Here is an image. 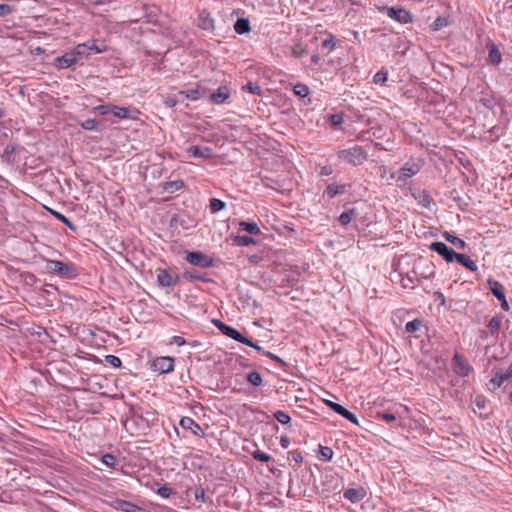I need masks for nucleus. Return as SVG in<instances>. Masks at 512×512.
I'll use <instances>...</instances> for the list:
<instances>
[{
  "label": "nucleus",
  "mask_w": 512,
  "mask_h": 512,
  "mask_svg": "<svg viewBox=\"0 0 512 512\" xmlns=\"http://www.w3.org/2000/svg\"><path fill=\"white\" fill-rule=\"evenodd\" d=\"M337 157L348 164L358 166L368 159V152L362 146L354 145L350 148L339 150Z\"/></svg>",
  "instance_id": "obj_1"
},
{
  "label": "nucleus",
  "mask_w": 512,
  "mask_h": 512,
  "mask_svg": "<svg viewBox=\"0 0 512 512\" xmlns=\"http://www.w3.org/2000/svg\"><path fill=\"white\" fill-rule=\"evenodd\" d=\"M47 272L54 273L62 278L72 279L76 276V270L73 264H67L62 261L46 259Z\"/></svg>",
  "instance_id": "obj_2"
},
{
  "label": "nucleus",
  "mask_w": 512,
  "mask_h": 512,
  "mask_svg": "<svg viewBox=\"0 0 512 512\" xmlns=\"http://www.w3.org/2000/svg\"><path fill=\"white\" fill-rule=\"evenodd\" d=\"M72 51L78 62L82 58L89 57L92 53H103L106 51V46L104 44L98 45V40H90L78 44Z\"/></svg>",
  "instance_id": "obj_3"
},
{
  "label": "nucleus",
  "mask_w": 512,
  "mask_h": 512,
  "mask_svg": "<svg viewBox=\"0 0 512 512\" xmlns=\"http://www.w3.org/2000/svg\"><path fill=\"white\" fill-rule=\"evenodd\" d=\"M213 324L227 337H230L242 344L252 345V341L247 337L243 336L239 331L231 326L224 324L220 320H213Z\"/></svg>",
  "instance_id": "obj_4"
},
{
  "label": "nucleus",
  "mask_w": 512,
  "mask_h": 512,
  "mask_svg": "<svg viewBox=\"0 0 512 512\" xmlns=\"http://www.w3.org/2000/svg\"><path fill=\"white\" fill-rule=\"evenodd\" d=\"M422 167L420 161H408L406 162L398 172L397 181L405 182L408 178L416 175Z\"/></svg>",
  "instance_id": "obj_5"
},
{
  "label": "nucleus",
  "mask_w": 512,
  "mask_h": 512,
  "mask_svg": "<svg viewBox=\"0 0 512 512\" xmlns=\"http://www.w3.org/2000/svg\"><path fill=\"white\" fill-rule=\"evenodd\" d=\"M185 259L190 264L200 268H209L213 266V260L202 252H188Z\"/></svg>",
  "instance_id": "obj_6"
},
{
  "label": "nucleus",
  "mask_w": 512,
  "mask_h": 512,
  "mask_svg": "<svg viewBox=\"0 0 512 512\" xmlns=\"http://www.w3.org/2000/svg\"><path fill=\"white\" fill-rule=\"evenodd\" d=\"M152 369L160 374H165L173 371L174 369V359L169 356L157 357L152 362Z\"/></svg>",
  "instance_id": "obj_7"
},
{
  "label": "nucleus",
  "mask_w": 512,
  "mask_h": 512,
  "mask_svg": "<svg viewBox=\"0 0 512 512\" xmlns=\"http://www.w3.org/2000/svg\"><path fill=\"white\" fill-rule=\"evenodd\" d=\"M430 249L439 255H441L448 263L456 260L458 253H456L453 249L449 248L443 242H433L430 244Z\"/></svg>",
  "instance_id": "obj_8"
},
{
  "label": "nucleus",
  "mask_w": 512,
  "mask_h": 512,
  "mask_svg": "<svg viewBox=\"0 0 512 512\" xmlns=\"http://www.w3.org/2000/svg\"><path fill=\"white\" fill-rule=\"evenodd\" d=\"M454 372L462 377L468 376L472 368L467 361L458 353H455L452 359Z\"/></svg>",
  "instance_id": "obj_9"
},
{
  "label": "nucleus",
  "mask_w": 512,
  "mask_h": 512,
  "mask_svg": "<svg viewBox=\"0 0 512 512\" xmlns=\"http://www.w3.org/2000/svg\"><path fill=\"white\" fill-rule=\"evenodd\" d=\"M387 16L399 23L407 24L412 22V15L403 8L390 7L387 8Z\"/></svg>",
  "instance_id": "obj_10"
},
{
  "label": "nucleus",
  "mask_w": 512,
  "mask_h": 512,
  "mask_svg": "<svg viewBox=\"0 0 512 512\" xmlns=\"http://www.w3.org/2000/svg\"><path fill=\"white\" fill-rule=\"evenodd\" d=\"M77 63V59L75 58V55L72 50L54 59V66L57 69H67L69 67L76 65Z\"/></svg>",
  "instance_id": "obj_11"
},
{
  "label": "nucleus",
  "mask_w": 512,
  "mask_h": 512,
  "mask_svg": "<svg viewBox=\"0 0 512 512\" xmlns=\"http://www.w3.org/2000/svg\"><path fill=\"white\" fill-rule=\"evenodd\" d=\"M179 424L183 429L190 430L194 435L198 437L205 436L204 430L201 428V426L190 417H182Z\"/></svg>",
  "instance_id": "obj_12"
},
{
  "label": "nucleus",
  "mask_w": 512,
  "mask_h": 512,
  "mask_svg": "<svg viewBox=\"0 0 512 512\" xmlns=\"http://www.w3.org/2000/svg\"><path fill=\"white\" fill-rule=\"evenodd\" d=\"M189 156L194 158L210 159L213 157V150L207 146H191L187 149Z\"/></svg>",
  "instance_id": "obj_13"
},
{
  "label": "nucleus",
  "mask_w": 512,
  "mask_h": 512,
  "mask_svg": "<svg viewBox=\"0 0 512 512\" xmlns=\"http://www.w3.org/2000/svg\"><path fill=\"white\" fill-rule=\"evenodd\" d=\"M511 378H512V362L507 370H505V371L499 370L495 373L494 377L490 380V386L493 389H497L502 385V383L504 381L511 379Z\"/></svg>",
  "instance_id": "obj_14"
},
{
  "label": "nucleus",
  "mask_w": 512,
  "mask_h": 512,
  "mask_svg": "<svg viewBox=\"0 0 512 512\" xmlns=\"http://www.w3.org/2000/svg\"><path fill=\"white\" fill-rule=\"evenodd\" d=\"M157 281L162 287H171L177 284L178 277L171 275L167 270H159Z\"/></svg>",
  "instance_id": "obj_15"
},
{
  "label": "nucleus",
  "mask_w": 512,
  "mask_h": 512,
  "mask_svg": "<svg viewBox=\"0 0 512 512\" xmlns=\"http://www.w3.org/2000/svg\"><path fill=\"white\" fill-rule=\"evenodd\" d=\"M409 411L408 407L400 405L395 413L383 412L378 413L377 418L387 423L395 422L397 417H401L404 413Z\"/></svg>",
  "instance_id": "obj_16"
},
{
  "label": "nucleus",
  "mask_w": 512,
  "mask_h": 512,
  "mask_svg": "<svg viewBox=\"0 0 512 512\" xmlns=\"http://www.w3.org/2000/svg\"><path fill=\"white\" fill-rule=\"evenodd\" d=\"M488 61L493 65H498L502 60V54L498 47L491 41L487 43Z\"/></svg>",
  "instance_id": "obj_17"
},
{
  "label": "nucleus",
  "mask_w": 512,
  "mask_h": 512,
  "mask_svg": "<svg viewBox=\"0 0 512 512\" xmlns=\"http://www.w3.org/2000/svg\"><path fill=\"white\" fill-rule=\"evenodd\" d=\"M229 95V88L227 86H221L217 89L216 92L211 94L210 99L214 104H222L229 97Z\"/></svg>",
  "instance_id": "obj_18"
},
{
  "label": "nucleus",
  "mask_w": 512,
  "mask_h": 512,
  "mask_svg": "<svg viewBox=\"0 0 512 512\" xmlns=\"http://www.w3.org/2000/svg\"><path fill=\"white\" fill-rule=\"evenodd\" d=\"M198 26L203 30H212L214 28V19L209 13L203 11L198 16Z\"/></svg>",
  "instance_id": "obj_19"
},
{
  "label": "nucleus",
  "mask_w": 512,
  "mask_h": 512,
  "mask_svg": "<svg viewBox=\"0 0 512 512\" xmlns=\"http://www.w3.org/2000/svg\"><path fill=\"white\" fill-rule=\"evenodd\" d=\"M365 492L363 489L349 488L344 491V497L355 503L363 499Z\"/></svg>",
  "instance_id": "obj_20"
},
{
  "label": "nucleus",
  "mask_w": 512,
  "mask_h": 512,
  "mask_svg": "<svg viewBox=\"0 0 512 512\" xmlns=\"http://www.w3.org/2000/svg\"><path fill=\"white\" fill-rule=\"evenodd\" d=\"M488 284H489V288L492 292V294L498 299V300H504L505 298V292H504V287L501 283H499L498 281H492V280H489L488 281Z\"/></svg>",
  "instance_id": "obj_21"
},
{
  "label": "nucleus",
  "mask_w": 512,
  "mask_h": 512,
  "mask_svg": "<svg viewBox=\"0 0 512 512\" xmlns=\"http://www.w3.org/2000/svg\"><path fill=\"white\" fill-rule=\"evenodd\" d=\"M502 320V315H496L489 321V323L487 324V329L489 330L491 336H494L498 333L502 325Z\"/></svg>",
  "instance_id": "obj_22"
},
{
  "label": "nucleus",
  "mask_w": 512,
  "mask_h": 512,
  "mask_svg": "<svg viewBox=\"0 0 512 512\" xmlns=\"http://www.w3.org/2000/svg\"><path fill=\"white\" fill-rule=\"evenodd\" d=\"M456 260L470 271L474 272L478 268L476 262L470 259V257L467 255L458 253Z\"/></svg>",
  "instance_id": "obj_23"
},
{
  "label": "nucleus",
  "mask_w": 512,
  "mask_h": 512,
  "mask_svg": "<svg viewBox=\"0 0 512 512\" xmlns=\"http://www.w3.org/2000/svg\"><path fill=\"white\" fill-rule=\"evenodd\" d=\"M234 30L238 34H245L251 30L250 22L246 18H239L234 24Z\"/></svg>",
  "instance_id": "obj_24"
},
{
  "label": "nucleus",
  "mask_w": 512,
  "mask_h": 512,
  "mask_svg": "<svg viewBox=\"0 0 512 512\" xmlns=\"http://www.w3.org/2000/svg\"><path fill=\"white\" fill-rule=\"evenodd\" d=\"M443 237L448 241L450 242L454 247L458 248V249H464L466 247V243L464 240H462L461 238L459 237H456L454 235H452L451 233L449 232H444L443 233Z\"/></svg>",
  "instance_id": "obj_25"
},
{
  "label": "nucleus",
  "mask_w": 512,
  "mask_h": 512,
  "mask_svg": "<svg viewBox=\"0 0 512 512\" xmlns=\"http://www.w3.org/2000/svg\"><path fill=\"white\" fill-rule=\"evenodd\" d=\"M345 192V185H339L336 183H332L327 186L325 190V194H327L330 198L335 197L338 194H342Z\"/></svg>",
  "instance_id": "obj_26"
},
{
  "label": "nucleus",
  "mask_w": 512,
  "mask_h": 512,
  "mask_svg": "<svg viewBox=\"0 0 512 512\" xmlns=\"http://www.w3.org/2000/svg\"><path fill=\"white\" fill-rule=\"evenodd\" d=\"M239 226H240V229L247 231L250 234H259L260 233V228L256 222L241 221L239 223Z\"/></svg>",
  "instance_id": "obj_27"
},
{
  "label": "nucleus",
  "mask_w": 512,
  "mask_h": 512,
  "mask_svg": "<svg viewBox=\"0 0 512 512\" xmlns=\"http://www.w3.org/2000/svg\"><path fill=\"white\" fill-rule=\"evenodd\" d=\"M49 212L57 219L59 220L60 222H62L63 224H65L68 228H70L71 230L75 231L76 230V226L65 216L63 215L62 213L58 212V211H55L53 209H49Z\"/></svg>",
  "instance_id": "obj_28"
},
{
  "label": "nucleus",
  "mask_w": 512,
  "mask_h": 512,
  "mask_svg": "<svg viewBox=\"0 0 512 512\" xmlns=\"http://www.w3.org/2000/svg\"><path fill=\"white\" fill-rule=\"evenodd\" d=\"M355 215L356 211L354 209L344 211L343 213L340 214L338 221L341 225L346 226L352 221Z\"/></svg>",
  "instance_id": "obj_29"
},
{
  "label": "nucleus",
  "mask_w": 512,
  "mask_h": 512,
  "mask_svg": "<svg viewBox=\"0 0 512 512\" xmlns=\"http://www.w3.org/2000/svg\"><path fill=\"white\" fill-rule=\"evenodd\" d=\"M112 113L115 117L120 119L132 118L130 110L126 107L113 106Z\"/></svg>",
  "instance_id": "obj_30"
},
{
  "label": "nucleus",
  "mask_w": 512,
  "mask_h": 512,
  "mask_svg": "<svg viewBox=\"0 0 512 512\" xmlns=\"http://www.w3.org/2000/svg\"><path fill=\"white\" fill-rule=\"evenodd\" d=\"M247 381L253 386H260L262 384V376L257 371H251L247 374Z\"/></svg>",
  "instance_id": "obj_31"
},
{
  "label": "nucleus",
  "mask_w": 512,
  "mask_h": 512,
  "mask_svg": "<svg viewBox=\"0 0 512 512\" xmlns=\"http://www.w3.org/2000/svg\"><path fill=\"white\" fill-rule=\"evenodd\" d=\"M293 91L295 95L299 96L300 98H305L309 95V88L307 85L298 83L294 86Z\"/></svg>",
  "instance_id": "obj_32"
},
{
  "label": "nucleus",
  "mask_w": 512,
  "mask_h": 512,
  "mask_svg": "<svg viewBox=\"0 0 512 512\" xmlns=\"http://www.w3.org/2000/svg\"><path fill=\"white\" fill-rule=\"evenodd\" d=\"M422 327V322L419 319H414L409 321L405 325V330L407 333H414L418 331Z\"/></svg>",
  "instance_id": "obj_33"
},
{
  "label": "nucleus",
  "mask_w": 512,
  "mask_h": 512,
  "mask_svg": "<svg viewBox=\"0 0 512 512\" xmlns=\"http://www.w3.org/2000/svg\"><path fill=\"white\" fill-rule=\"evenodd\" d=\"M209 207L212 213H217L225 208V203L220 199L213 198L210 200Z\"/></svg>",
  "instance_id": "obj_34"
},
{
  "label": "nucleus",
  "mask_w": 512,
  "mask_h": 512,
  "mask_svg": "<svg viewBox=\"0 0 512 512\" xmlns=\"http://www.w3.org/2000/svg\"><path fill=\"white\" fill-rule=\"evenodd\" d=\"M275 419L283 425L288 424L291 421V417L285 411L278 410L274 413Z\"/></svg>",
  "instance_id": "obj_35"
},
{
  "label": "nucleus",
  "mask_w": 512,
  "mask_h": 512,
  "mask_svg": "<svg viewBox=\"0 0 512 512\" xmlns=\"http://www.w3.org/2000/svg\"><path fill=\"white\" fill-rule=\"evenodd\" d=\"M388 72L384 68H382L380 71H378L374 77L373 82L375 84H384L387 81Z\"/></svg>",
  "instance_id": "obj_36"
},
{
  "label": "nucleus",
  "mask_w": 512,
  "mask_h": 512,
  "mask_svg": "<svg viewBox=\"0 0 512 512\" xmlns=\"http://www.w3.org/2000/svg\"><path fill=\"white\" fill-rule=\"evenodd\" d=\"M236 243H237V245H240V246H250V245L255 244L256 241L254 240V238H252L250 236L241 235L236 238Z\"/></svg>",
  "instance_id": "obj_37"
},
{
  "label": "nucleus",
  "mask_w": 512,
  "mask_h": 512,
  "mask_svg": "<svg viewBox=\"0 0 512 512\" xmlns=\"http://www.w3.org/2000/svg\"><path fill=\"white\" fill-rule=\"evenodd\" d=\"M322 47L329 51H332L336 47V41L332 34H329V36L322 42Z\"/></svg>",
  "instance_id": "obj_38"
},
{
  "label": "nucleus",
  "mask_w": 512,
  "mask_h": 512,
  "mask_svg": "<svg viewBox=\"0 0 512 512\" xmlns=\"http://www.w3.org/2000/svg\"><path fill=\"white\" fill-rule=\"evenodd\" d=\"M343 121L344 119L342 114H332L329 116V123L333 127L340 126Z\"/></svg>",
  "instance_id": "obj_39"
},
{
  "label": "nucleus",
  "mask_w": 512,
  "mask_h": 512,
  "mask_svg": "<svg viewBox=\"0 0 512 512\" xmlns=\"http://www.w3.org/2000/svg\"><path fill=\"white\" fill-rule=\"evenodd\" d=\"M181 95H185L187 99L197 100L200 98V92L198 89H190L187 91H181Z\"/></svg>",
  "instance_id": "obj_40"
},
{
  "label": "nucleus",
  "mask_w": 512,
  "mask_h": 512,
  "mask_svg": "<svg viewBox=\"0 0 512 512\" xmlns=\"http://www.w3.org/2000/svg\"><path fill=\"white\" fill-rule=\"evenodd\" d=\"M320 454H321V457L325 461H331L334 453H333V450L330 447H323V446H321L320 447Z\"/></svg>",
  "instance_id": "obj_41"
},
{
  "label": "nucleus",
  "mask_w": 512,
  "mask_h": 512,
  "mask_svg": "<svg viewBox=\"0 0 512 512\" xmlns=\"http://www.w3.org/2000/svg\"><path fill=\"white\" fill-rule=\"evenodd\" d=\"M243 89L249 91L252 94H261V87L256 83L249 82L247 85L243 87Z\"/></svg>",
  "instance_id": "obj_42"
},
{
  "label": "nucleus",
  "mask_w": 512,
  "mask_h": 512,
  "mask_svg": "<svg viewBox=\"0 0 512 512\" xmlns=\"http://www.w3.org/2000/svg\"><path fill=\"white\" fill-rule=\"evenodd\" d=\"M183 185H184L183 181H171V182L166 183L165 189L170 192H173V191L181 189L183 187Z\"/></svg>",
  "instance_id": "obj_43"
},
{
  "label": "nucleus",
  "mask_w": 512,
  "mask_h": 512,
  "mask_svg": "<svg viewBox=\"0 0 512 512\" xmlns=\"http://www.w3.org/2000/svg\"><path fill=\"white\" fill-rule=\"evenodd\" d=\"M325 403L329 408H331L335 413L339 415H341L343 411H345V408L338 403L329 400L325 401Z\"/></svg>",
  "instance_id": "obj_44"
},
{
  "label": "nucleus",
  "mask_w": 512,
  "mask_h": 512,
  "mask_svg": "<svg viewBox=\"0 0 512 512\" xmlns=\"http://www.w3.org/2000/svg\"><path fill=\"white\" fill-rule=\"evenodd\" d=\"M106 361L115 368H119L122 364L120 358L115 355H107Z\"/></svg>",
  "instance_id": "obj_45"
},
{
  "label": "nucleus",
  "mask_w": 512,
  "mask_h": 512,
  "mask_svg": "<svg viewBox=\"0 0 512 512\" xmlns=\"http://www.w3.org/2000/svg\"><path fill=\"white\" fill-rule=\"evenodd\" d=\"M80 126L85 130H95L97 123L94 119H87L80 123Z\"/></svg>",
  "instance_id": "obj_46"
},
{
  "label": "nucleus",
  "mask_w": 512,
  "mask_h": 512,
  "mask_svg": "<svg viewBox=\"0 0 512 512\" xmlns=\"http://www.w3.org/2000/svg\"><path fill=\"white\" fill-rule=\"evenodd\" d=\"M447 25V20L445 18H442V17H438L432 24V29L435 31V30H439L441 28H443L444 26Z\"/></svg>",
  "instance_id": "obj_47"
},
{
  "label": "nucleus",
  "mask_w": 512,
  "mask_h": 512,
  "mask_svg": "<svg viewBox=\"0 0 512 512\" xmlns=\"http://www.w3.org/2000/svg\"><path fill=\"white\" fill-rule=\"evenodd\" d=\"M253 457L256 460L262 461V462H268L270 460V456L260 450H257L253 453Z\"/></svg>",
  "instance_id": "obj_48"
},
{
  "label": "nucleus",
  "mask_w": 512,
  "mask_h": 512,
  "mask_svg": "<svg viewBox=\"0 0 512 512\" xmlns=\"http://www.w3.org/2000/svg\"><path fill=\"white\" fill-rule=\"evenodd\" d=\"M341 416L344 417L345 419L349 420L353 424L358 425V419H357L356 415L353 414L352 412L348 411L346 408H345V411H343V413L341 414Z\"/></svg>",
  "instance_id": "obj_49"
},
{
  "label": "nucleus",
  "mask_w": 512,
  "mask_h": 512,
  "mask_svg": "<svg viewBox=\"0 0 512 512\" xmlns=\"http://www.w3.org/2000/svg\"><path fill=\"white\" fill-rule=\"evenodd\" d=\"M102 462L108 467H113L116 463V458L111 454H105L102 457Z\"/></svg>",
  "instance_id": "obj_50"
},
{
  "label": "nucleus",
  "mask_w": 512,
  "mask_h": 512,
  "mask_svg": "<svg viewBox=\"0 0 512 512\" xmlns=\"http://www.w3.org/2000/svg\"><path fill=\"white\" fill-rule=\"evenodd\" d=\"M113 106L112 105H99L95 107V110L98 111L101 115H106L108 113H112Z\"/></svg>",
  "instance_id": "obj_51"
},
{
  "label": "nucleus",
  "mask_w": 512,
  "mask_h": 512,
  "mask_svg": "<svg viewBox=\"0 0 512 512\" xmlns=\"http://www.w3.org/2000/svg\"><path fill=\"white\" fill-rule=\"evenodd\" d=\"M13 11L12 7L8 4H0V17L7 16Z\"/></svg>",
  "instance_id": "obj_52"
},
{
  "label": "nucleus",
  "mask_w": 512,
  "mask_h": 512,
  "mask_svg": "<svg viewBox=\"0 0 512 512\" xmlns=\"http://www.w3.org/2000/svg\"><path fill=\"white\" fill-rule=\"evenodd\" d=\"M157 493L163 498H168L171 495L172 490L167 486H161L160 488H158Z\"/></svg>",
  "instance_id": "obj_53"
},
{
  "label": "nucleus",
  "mask_w": 512,
  "mask_h": 512,
  "mask_svg": "<svg viewBox=\"0 0 512 512\" xmlns=\"http://www.w3.org/2000/svg\"><path fill=\"white\" fill-rule=\"evenodd\" d=\"M306 54V50L303 49L301 46H295L292 50V55L296 58H301Z\"/></svg>",
  "instance_id": "obj_54"
},
{
  "label": "nucleus",
  "mask_w": 512,
  "mask_h": 512,
  "mask_svg": "<svg viewBox=\"0 0 512 512\" xmlns=\"http://www.w3.org/2000/svg\"><path fill=\"white\" fill-rule=\"evenodd\" d=\"M185 276L189 279H201V277L198 275V272L194 269L186 270Z\"/></svg>",
  "instance_id": "obj_55"
},
{
  "label": "nucleus",
  "mask_w": 512,
  "mask_h": 512,
  "mask_svg": "<svg viewBox=\"0 0 512 512\" xmlns=\"http://www.w3.org/2000/svg\"><path fill=\"white\" fill-rule=\"evenodd\" d=\"M333 173V168L331 165H325L321 168L320 174L322 176H329Z\"/></svg>",
  "instance_id": "obj_56"
},
{
  "label": "nucleus",
  "mask_w": 512,
  "mask_h": 512,
  "mask_svg": "<svg viewBox=\"0 0 512 512\" xmlns=\"http://www.w3.org/2000/svg\"><path fill=\"white\" fill-rule=\"evenodd\" d=\"M195 498L197 500H202V501H205V490L201 487L197 488L195 490Z\"/></svg>",
  "instance_id": "obj_57"
},
{
  "label": "nucleus",
  "mask_w": 512,
  "mask_h": 512,
  "mask_svg": "<svg viewBox=\"0 0 512 512\" xmlns=\"http://www.w3.org/2000/svg\"><path fill=\"white\" fill-rule=\"evenodd\" d=\"M264 354H265L267 357H269V358L273 359L274 361H276V362L280 363L281 365H285L284 361H283L281 358H279L278 356L274 355L273 353H271V352H265Z\"/></svg>",
  "instance_id": "obj_58"
},
{
  "label": "nucleus",
  "mask_w": 512,
  "mask_h": 512,
  "mask_svg": "<svg viewBox=\"0 0 512 512\" xmlns=\"http://www.w3.org/2000/svg\"><path fill=\"white\" fill-rule=\"evenodd\" d=\"M185 339L181 336H174L173 337V343H175L178 346H182L185 344Z\"/></svg>",
  "instance_id": "obj_59"
},
{
  "label": "nucleus",
  "mask_w": 512,
  "mask_h": 512,
  "mask_svg": "<svg viewBox=\"0 0 512 512\" xmlns=\"http://www.w3.org/2000/svg\"><path fill=\"white\" fill-rule=\"evenodd\" d=\"M489 336H491V335H490V333H489V330H488V329H485V330H481V331H480V338H481V339H484V340H485V339H487Z\"/></svg>",
  "instance_id": "obj_60"
},
{
  "label": "nucleus",
  "mask_w": 512,
  "mask_h": 512,
  "mask_svg": "<svg viewBox=\"0 0 512 512\" xmlns=\"http://www.w3.org/2000/svg\"><path fill=\"white\" fill-rule=\"evenodd\" d=\"M311 61L314 63V64H318L319 61H320V56L318 54H314L311 56Z\"/></svg>",
  "instance_id": "obj_61"
},
{
  "label": "nucleus",
  "mask_w": 512,
  "mask_h": 512,
  "mask_svg": "<svg viewBox=\"0 0 512 512\" xmlns=\"http://www.w3.org/2000/svg\"><path fill=\"white\" fill-rule=\"evenodd\" d=\"M289 445V440L287 438H282L281 439V446L284 447V448H287Z\"/></svg>",
  "instance_id": "obj_62"
},
{
  "label": "nucleus",
  "mask_w": 512,
  "mask_h": 512,
  "mask_svg": "<svg viewBox=\"0 0 512 512\" xmlns=\"http://www.w3.org/2000/svg\"><path fill=\"white\" fill-rule=\"evenodd\" d=\"M166 104H167L169 107H173V106H175L176 101H175V100H172V99H168V100H166Z\"/></svg>",
  "instance_id": "obj_63"
},
{
  "label": "nucleus",
  "mask_w": 512,
  "mask_h": 512,
  "mask_svg": "<svg viewBox=\"0 0 512 512\" xmlns=\"http://www.w3.org/2000/svg\"><path fill=\"white\" fill-rule=\"evenodd\" d=\"M249 346H250V347H253L254 349H256V350H258V351H261V350H262V348H261L258 344L254 343V342H252V345H249Z\"/></svg>",
  "instance_id": "obj_64"
}]
</instances>
